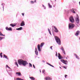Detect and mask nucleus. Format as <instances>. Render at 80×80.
Returning a JSON list of instances; mask_svg holds the SVG:
<instances>
[{"label":"nucleus","mask_w":80,"mask_h":80,"mask_svg":"<svg viewBox=\"0 0 80 80\" xmlns=\"http://www.w3.org/2000/svg\"><path fill=\"white\" fill-rule=\"evenodd\" d=\"M44 9H45V8H46L44 6Z\"/></svg>","instance_id":"obj_41"},{"label":"nucleus","mask_w":80,"mask_h":80,"mask_svg":"<svg viewBox=\"0 0 80 80\" xmlns=\"http://www.w3.org/2000/svg\"><path fill=\"white\" fill-rule=\"evenodd\" d=\"M63 68H65V69L67 68H66L65 66H63Z\"/></svg>","instance_id":"obj_36"},{"label":"nucleus","mask_w":80,"mask_h":80,"mask_svg":"<svg viewBox=\"0 0 80 80\" xmlns=\"http://www.w3.org/2000/svg\"><path fill=\"white\" fill-rule=\"evenodd\" d=\"M69 20L70 22H71V23H74V22H75L73 17L72 16L70 17L69 18Z\"/></svg>","instance_id":"obj_5"},{"label":"nucleus","mask_w":80,"mask_h":80,"mask_svg":"<svg viewBox=\"0 0 80 80\" xmlns=\"http://www.w3.org/2000/svg\"><path fill=\"white\" fill-rule=\"evenodd\" d=\"M58 57L59 59H62V58H63L60 55V53H58Z\"/></svg>","instance_id":"obj_12"},{"label":"nucleus","mask_w":80,"mask_h":80,"mask_svg":"<svg viewBox=\"0 0 80 80\" xmlns=\"http://www.w3.org/2000/svg\"><path fill=\"white\" fill-rule=\"evenodd\" d=\"M22 27H21L19 28H17L16 30H22Z\"/></svg>","instance_id":"obj_18"},{"label":"nucleus","mask_w":80,"mask_h":80,"mask_svg":"<svg viewBox=\"0 0 80 80\" xmlns=\"http://www.w3.org/2000/svg\"><path fill=\"white\" fill-rule=\"evenodd\" d=\"M47 64H48V65H50V64L49 63H48L47 62Z\"/></svg>","instance_id":"obj_40"},{"label":"nucleus","mask_w":80,"mask_h":80,"mask_svg":"<svg viewBox=\"0 0 80 80\" xmlns=\"http://www.w3.org/2000/svg\"><path fill=\"white\" fill-rule=\"evenodd\" d=\"M44 44H45V43L42 42L41 43L40 45V44H38V49L39 52H41V51H42V49L40 48H42V47L43 46Z\"/></svg>","instance_id":"obj_2"},{"label":"nucleus","mask_w":80,"mask_h":80,"mask_svg":"<svg viewBox=\"0 0 80 80\" xmlns=\"http://www.w3.org/2000/svg\"><path fill=\"white\" fill-rule=\"evenodd\" d=\"M48 5L49 8H52V5H50V3H48Z\"/></svg>","instance_id":"obj_22"},{"label":"nucleus","mask_w":80,"mask_h":80,"mask_svg":"<svg viewBox=\"0 0 80 80\" xmlns=\"http://www.w3.org/2000/svg\"><path fill=\"white\" fill-rule=\"evenodd\" d=\"M45 79L46 80H52V78L49 77H46Z\"/></svg>","instance_id":"obj_15"},{"label":"nucleus","mask_w":80,"mask_h":80,"mask_svg":"<svg viewBox=\"0 0 80 80\" xmlns=\"http://www.w3.org/2000/svg\"><path fill=\"white\" fill-rule=\"evenodd\" d=\"M42 72L43 73H44L45 72V70H43Z\"/></svg>","instance_id":"obj_38"},{"label":"nucleus","mask_w":80,"mask_h":80,"mask_svg":"<svg viewBox=\"0 0 80 80\" xmlns=\"http://www.w3.org/2000/svg\"><path fill=\"white\" fill-rule=\"evenodd\" d=\"M10 26L11 27H15V26H16V25H13L12 24H10Z\"/></svg>","instance_id":"obj_23"},{"label":"nucleus","mask_w":80,"mask_h":80,"mask_svg":"<svg viewBox=\"0 0 80 80\" xmlns=\"http://www.w3.org/2000/svg\"><path fill=\"white\" fill-rule=\"evenodd\" d=\"M61 61L62 62V63H63L64 64H65L66 65H67V63H68V61H67L63 59H61Z\"/></svg>","instance_id":"obj_6"},{"label":"nucleus","mask_w":80,"mask_h":80,"mask_svg":"<svg viewBox=\"0 0 80 80\" xmlns=\"http://www.w3.org/2000/svg\"><path fill=\"white\" fill-rule=\"evenodd\" d=\"M74 55L75 56L76 58H77V59H78V60L80 59V58H79V57L76 54H74Z\"/></svg>","instance_id":"obj_16"},{"label":"nucleus","mask_w":80,"mask_h":80,"mask_svg":"<svg viewBox=\"0 0 80 80\" xmlns=\"http://www.w3.org/2000/svg\"><path fill=\"white\" fill-rule=\"evenodd\" d=\"M29 67H32V64L30 63H29Z\"/></svg>","instance_id":"obj_29"},{"label":"nucleus","mask_w":80,"mask_h":80,"mask_svg":"<svg viewBox=\"0 0 80 80\" xmlns=\"http://www.w3.org/2000/svg\"><path fill=\"white\" fill-rule=\"evenodd\" d=\"M15 64L17 65V66L18 67V63H17V62H16L15 63Z\"/></svg>","instance_id":"obj_28"},{"label":"nucleus","mask_w":80,"mask_h":80,"mask_svg":"<svg viewBox=\"0 0 80 80\" xmlns=\"http://www.w3.org/2000/svg\"><path fill=\"white\" fill-rule=\"evenodd\" d=\"M42 6L43 7H44L45 6H44V5H42Z\"/></svg>","instance_id":"obj_42"},{"label":"nucleus","mask_w":80,"mask_h":80,"mask_svg":"<svg viewBox=\"0 0 80 80\" xmlns=\"http://www.w3.org/2000/svg\"><path fill=\"white\" fill-rule=\"evenodd\" d=\"M16 74H17V75H18V76H20V75H21V73L20 72H16Z\"/></svg>","instance_id":"obj_19"},{"label":"nucleus","mask_w":80,"mask_h":80,"mask_svg":"<svg viewBox=\"0 0 80 80\" xmlns=\"http://www.w3.org/2000/svg\"><path fill=\"white\" fill-rule=\"evenodd\" d=\"M79 5H80V2H79Z\"/></svg>","instance_id":"obj_47"},{"label":"nucleus","mask_w":80,"mask_h":80,"mask_svg":"<svg viewBox=\"0 0 80 80\" xmlns=\"http://www.w3.org/2000/svg\"><path fill=\"white\" fill-rule=\"evenodd\" d=\"M80 32L79 31H77L75 35L76 36H78V35H79V33H80Z\"/></svg>","instance_id":"obj_11"},{"label":"nucleus","mask_w":80,"mask_h":80,"mask_svg":"<svg viewBox=\"0 0 80 80\" xmlns=\"http://www.w3.org/2000/svg\"><path fill=\"white\" fill-rule=\"evenodd\" d=\"M33 67H34V68H35V65H34V64H33Z\"/></svg>","instance_id":"obj_35"},{"label":"nucleus","mask_w":80,"mask_h":80,"mask_svg":"<svg viewBox=\"0 0 80 80\" xmlns=\"http://www.w3.org/2000/svg\"><path fill=\"white\" fill-rule=\"evenodd\" d=\"M35 53L37 55H38V50H37V48H35Z\"/></svg>","instance_id":"obj_13"},{"label":"nucleus","mask_w":80,"mask_h":80,"mask_svg":"<svg viewBox=\"0 0 80 80\" xmlns=\"http://www.w3.org/2000/svg\"><path fill=\"white\" fill-rule=\"evenodd\" d=\"M61 50H62V52L64 54V55H65V50H64V49L63 48V47L62 46L61 48Z\"/></svg>","instance_id":"obj_8"},{"label":"nucleus","mask_w":80,"mask_h":80,"mask_svg":"<svg viewBox=\"0 0 80 80\" xmlns=\"http://www.w3.org/2000/svg\"><path fill=\"white\" fill-rule=\"evenodd\" d=\"M3 58H7V60H8V58L7 56L5 55V54H4L3 55Z\"/></svg>","instance_id":"obj_17"},{"label":"nucleus","mask_w":80,"mask_h":80,"mask_svg":"<svg viewBox=\"0 0 80 80\" xmlns=\"http://www.w3.org/2000/svg\"><path fill=\"white\" fill-rule=\"evenodd\" d=\"M29 78L32 80H35V78H33V77H29Z\"/></svg>","instance_id":"obj_20"},{"label":"nucleus","mask_w":80,"mask_h":80,"mask_svg":"<svg viewBox=\"0 0 80 80\" xmlns=\"http://www.w3.org/2000/svg\"><path fill=\"white\" fill-rule=\"evenodd\" d=\"M0 35L1 36H5V35H3V34H2V32H0Z\"/></svg>","instance_id":"obj_25"},{"label":"nucleus","mask_w":80,"mask_h":80,"mask_svg":"<svg viewBox=\"0 0 80 80\" xmlns=\"http://www.w3.org/2000/svg\"><path fill=\"white\" fill-rule=\"evenodd\" d=\"M48 31L49 32L50 34V35H52V34H51V32H50V29H48Z\"/></svg>","instance_id":"obj_26"},{"label":"nucleus","mask_w":80,"mask_h":80,"mask_svg":"<svg viewBox=\"0 0 80 80\" xmlns=\"http://www.w3.org/2000/svg\"><path fill=\"white\" fill-rule=\"evenodd\" d=\"M3 38L2 37H0V40H2Z\"/></svg>","instance_id":"obj_32"},{"label":"nucleus","mask_w":80,"mask_h":80,"mask_svg":"<svg viewBox=\"0 0 80 80\" xmlns=\"http://www.w3.org/2000/svg\"><path fill=\"white\" fill-rule=\"evenodd\" d=\"M6 29L7 30H8V31H12V28H8V27H6Z\"/></svg>","instance_id":"obj_9"},{"label":"nucleus","mask_w":80,"mask_h":80,"mask_svg":"<svg viewBox=\"0 0 80 80\" xmlns=\"http://www.w3.org/2000/svg\"><path fill=\"white\" fill-rule=\"evenodd\" d=\"M52 27H53L55 29L54 32H56V33H58V29H57V28H56V27L54 26H52Z\"/></svg>","instance_id":"obj_7"},{"label":"nucleus","mask_w":80,"mask_h":80,"mask_svg":"<svg viewBox=\"0 0 80 80\" xmlns=\"http://www.w3.org/2000/svg\"><path fill=\"white\" fill-rule=\"evenodd\" d=\"M42 62H43V63H45V61H44V60H42Z\"/></svg>","instance_id":"obj_34"},{"label":"nucleus","mask_w":80,"mask_h":80,"mask_svg":"<svg viewBox=\"0 0 80 80\" xmlns=\"http://www.w3.org/2000/svg\"><path fill=\"white\" fill-rule=\"evenodd\" d=\"M0 56L1 57V58H2L3 57V56L2 55V52H1L0 53Z\"/></svg>","instance_id":"obj_27"},{"label":"nucleus","mask_w":80,"mask_h":80,"mask_svg":"<svg viewBox=\"0 0 80 80\" xmlns=\"http://www.w3.org/2000/svg\"><path fill=\"white\" fill-rule=\"evenodd\" d=\"M71 11H72V13H75V11H74V10H73V9H72L71 10Z\"/></svg>","instance_id":"obj_24"},{"label":"nucleus","mask_w":80,"mask_h":80,"mask_svg":"<svg viewBox=\"0 0 80 80\" xmlns=\"http://www.w3.org/2000/svg\"><path fill=\"white\" fill-rule=\"evenodd\" d=\"M52 65H51V64H50V66H51V67H52Z\"/></svg>","instance_id":"obj_46"},{"label":"nucleus","mask_w":80,"mask_h":80,"mask_svg":"<svg viewBox=\"0 0 80 80\" xmlns=\"http://www.w3.org/2000/svg\"><path fill=\"white\" fill-rule=\"evenodd\" d=\"M76 21L77 23H79V19L78 18H76Z\"/></svg>","instance_id":"obj_14"},{"label":"nucleus","mask_w":80,"mask_h":80,"mask_svg":"<svg viewBox=\"0 0 80 80\" xmlns=\"http://www.w3.org/2000/svg\"><path fill=\"white\" fill-rule=\"evenodd\" d=\"M20 25L21 27H23L25 25V22L22 21L20 24Z\"/></svg>","instance_id":"obj_10"},{"label":"nucleus","mask_w":80,"mask_h":80,"mask_svg":"<svg viewBox=\"0 0 80 80\" xmlns=\"http://www.w3.org/2000/svg\"><path fill=\"white\" fill-rule=\"evenodd\" d=\"M67 75H65V78H67V77H67Z\"/></svg>","instance_id":"obj_33"},{"label":"nucleus","mask_w":80,"mask_h":80,"mask_svg":"<svg viewBox=\"0 0 80 80\" xmlns=\"http://www.w3.org/2000/svg\"><path fill=\"white\" fill-rule=\"evenodd\" d=\"M6 67H7L8 68H9V69H10V67H8V65H6Z\"/></svg>","instance_id":"obj_30"},{"label":"nucleus","mask_w":80,"mask_h":80,"mask_svg":"<svg viewBox=\"0 0 80 80\" xmlns=\"http://www.w3.org/2000/svg\"><path fill=\"white\" fill-rule=\"evenodd\" d=\"M18 62L19 65H22L23 66H26V65L28 64L27 62L26 61H24L22 59L18 60Z\"/></svg>","instance_id":"obj_1"},{"label":"nucleus","mask_w":80,"mask_h":80,"mask_svg":"<svg viewBox=\"0 0 80 80\" xmlns=\"http://www.w3.org/2000/svg\"><path fill=\"white\" fill-rule=\"evenodd\" d=\"M55 39L56 40V41L57 43L58 44V45H61V41H60V39H59L58 37L55 36Z\"/></svg>","instance_id":"obj_3"},{"label":"nucleus","mask_w":80,"mask_h":80,"mask_svg":"<svg viewBox=\"0 0 80 80\" xmlns=\"http://www.w3.org/2000/svg\"><path fill=\"white\" fill-rule=\"evenodd\" d=\"M34 2H33V1H31V3H34Z\"/></svg>","instance_id":"obj_31"},{"label":"nucleus","mask_w":80,"mask_h":80,"mask_svg":"<svg viewBox=\"0 0 80 80\" xmlns=\"http://www.w3.org/2000/svg\"><path fill=\"white\" fill-rule=\"evenodd\" d=\"M34 2H36V0H34Z\"/></svg>","instance_id":"obj_43"},{"label":"nucleus","mask_w":80,"mask_h":80,"mask_svg":"<svg viewBox=\"0 0 80 80\" xmlns=\"http://www.w3.org/2000/svg\"><path fill=\"white\" fill-rule=\"evenodd\" d=\"M50 48H51V49L52 50V46H51V47H50Z\"/></svg>","instance_id":"obj_39"},{"label":"nucleus","mask_w":80,"mask_h":80,"mask_svg":"<svg viewBox=\"0 0 80 80\" xmlns=\"http://www.w3.org/2000/svg\"><path fill=\"white\" fill-rule=\"evenodd\" d=\"M51 67H54V66H52V65Z\"/></svg>","instance_id":"obj_45"},{"label":"nucleus","mask_w":80,"mask_h":80,"mask_svg":"<svg viewBox=\"0 0 80 80\" xmlns=\"http://www.w3.org/2000/svg\"><path fill=\"white\" fill-rule=\"evenodd\" d=\"M57 53H56V56H57Z\"/></svg>","instance_id":"obj_44"},{"label":"nucleus","mask_w":80,"mask_h":80,"mask_svg":"<svg viewBox=\"0 0 80 80\" xmlns=\"http://www.w3.org/2000/svg\"><path fill=\"white\" fill-rule=\"evenodd\" d=\"M16 80H25L21 79V78H17Z\"/></svg>","instance_id":"obj_21"},{"label":"nucleus","mask_w":80,"mask_h":80,"mask_svg":"<svg viewBox=\"0 0 80 80\" xmlns=\"http://www.w3.org/2000/svg\"><path fill=\"white\" fill-rule=\"evenodd\" d=\"M68 27L69 29H72V28L75 27V24L73 23H70L69 24Z\"/></svg>","instance_id":"obj_4"},{"label":"nucleus","mask_w":80,"mask_h":80,"mask_svg":"<svg viewBox=\"0 0 80 80\" xmlns=\"http://www.w3.org/2000/svg\"><path fill=\"white\" fill-rule=\"evenodd\" d=\"M22 14L23 16H24V13H22Z\"/></svg>","instance_id":"obj_37"}]
</instances>
